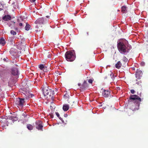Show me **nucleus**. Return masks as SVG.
Returning <instances> with one entry per match:
<instances>
[{"mask_svg": "<svg viewBox=\"0 0 148 148\" xmlns=\"http://www.w3.org/2000/svg\"><path fill=\"white\" fill-rule=\"evenodd\" d=\"M112 75L113 76V74L112 73H111L110 74V75L111 76Z\"/></svg>", "mask_w": 148, "mask_h": 148, "instance_id": "39", "label": "nucleus"}, {"mask_svg": "<svg viewBox=\"0 0 148 148\" xmlns=\"http://www.w3.org/2000/svg\"><path fill=\"white\" fill-rule=\"evenodd\" d=\"M130 92L132 94H133L135 93V91L134 90L132 89L130 90Z\"/></svg>", "mask_w": 148, "mask_h": 148, "instance_id": "27", "label": "nucleus"}, {"mask_svg": "<svg viewBox=\"0 0 148 148\" xmlns=\"http://www.w3.org/2000/svg\"><path fill=\"white\" fill-rule=\"evenodd\" d=\"M48 58H50L51 57V56L50 54H49L48 55Z\"/></svg>", "mask_w": 148, "mask_h": 148, "instance_id": "37", "label": "nucleus"}, {"mask_svg": "<svg viewBox=\"0 0 148 148\" xmlns=\"http://www.w3.org/2000/svg\"><path fill=\"white\" fill-rule=\"evenodd\" d=\"M10 33L11 34L13 35L14 36L16 35V32L14 31V30H11L10 31Z\"/></svg>", "mask_w": 148, "mask_h": 148, "instance_id": "24", "label": "nucleus"}, {"mask_svg": "<svg viewBox=\"0 0 148 148\" xmlns=\"http://www.w3.org/2000/svg\"><path fill=\"white\" fill-rule=\"evenodd\" d=\"M14 66H18V65L16 64H14Z\"/></svg>", "mask_w": 148, "mask_h": 148, "instance_id": "40", "label": "nucleus"}, {"mask_svg": "<svg viewBox=\"0 0 148 148\" xmlns=\"http://www.w3.org/2000/svg\"><path fill=\"white\" fill-rule=\"evenodd\" d=\"M19 26H23V24L22 23H20L19 24Z\"/></svg>", "mask_w": 148, "mask_h": 148, "instance_id": "36", "label": "nucleus"}, {"mask_svg": "<svg viewBox=\"0 0 148 148\" xmlns=\"http://www.w3.org/2000/svg\"><path fill=\"white\" fill-rule=\"evenodd\" d=\"M136 81H138V80H137V79H136Z\"/></svg>", "mask_w": 148, "mask_h": 148, "instance_id": "47", "label": "nucleus"}, {"mask_svg": "<svg viewBox=\"0 0 148 148\" xmlns=\"http://www.w3.org/2000/svg\"><path fill=\"white\" fill-rule=\"evenodd\" d=\"M141 83V82L140 81H138V82L136 83V84H140Z\"/></svg>", "mask_w": 148, "mask_h": 148, "instance_id": "35", "label": "nucleus"}, {"mask_svg": "<svg viewBox=\"0 0 148 148\" xmlns=\"http://www.w3.org/2000/svg\"><path fill=\"white\" fill-rule=\"evenodd\" d=\"M25 99H26L25 97H24L23 98H21L18 97L16 99L15 101V103L17 107L20 106L22 108L25 103Z\"/></svg>", "mask_w": 148, "mask_h": 148, "instance_id": "4", "label": "nucleus"}, {"mask_svg": "<svg viewBox=\"0 0 148 148\" xmlns=\"http://www.w3.org/2000/svg\"><path fill=\"white\" fill-rule=\"evenodd\" d=\"M60 119L62 122H64V121L62 119L60 116L59 118Z\"/></svg>", "mask_w": 148, "mask_h": 148, "instance_id": "34", "label": "nucleus"}, {"mask_svg": "<svg viewBox=\"0 0 148 148\" xmlns=\"http://www.w3.org/2000/svg\"><path fill=\"white\" fill-rule=\"evenodd\" d=\"M66 94H65L64 95V96L65 97V96H66Z\"/></svg>", "mask_w": 148, "mask_h": 148, "instance_id": "46", "label": "nucleus"}, {"mask_svg": "<svg viewBox=\"0 0 148 148\" xmlns=\"http://www.w3.org/2000/svg\"><path fill=\"white\" fill-rule=\"evenodd\" d=\"M42 70L45 72H47L48 71L47 67L45 66L44 68Z\"/></svg>", "mask_w": 148, "mask_h": 148, "instance_id": "26", "label": "nucleus"}, {"mask_svg": "<svg viewBox=\"0 0 148 148\" xmlns=\"http://www.w3.org/2000/svg\"><path fill=\"white\" fill-rule=\"evenodd\" d=\"M122 64L120 61H119L117 62V63L116 64L115 66L118 69H119L122 66Z\"/></svg>", "mask_w": 148, "mask_h": 148, "instance_id": "15", "label": "nucleus"}, {"mask_svg": "<svg viewBox=\"0 0 148 148\" xmlns=\"http://www.w3.org/2000/svg\"><path fill=\"white\" fill-rule=\"evenodd\" d=\"M142 75L143 73L142 71L139 69H137L136 71L135 75L137 79H140L141 77H142Z\"/></svg>", "mask_w": 148, "mask_h": 148, "instance_id": "7", "label": "nucleus"}, {"mask_svg": "<svg viewBox=\"0 0 148 148\" xmlns=\"http://www.w3.org/2000/svg\"><path fill=\"white\" fill-rule=\"evenodd\" d=\"M27 127L29 130H31L33 129V126L31 124H27Z\"/></svg>", "mask_w": 148, "mask_h": 148, "instance_id": "19", "label": "nucleus"}, {"mask_svg": "<svg viewBox=\"0 0 148 148\" xmlns=\"http://www.w3.org/2000/svg\"><path fill=\"white\" fill-rule=\"evenodd\" d=\"M56 115L57 116L58 118H59L60 115H59V113H58V112H56Z\"/></svg>", "mask_w": 148, "mask_h": 148, "instance_id": "29", "label": "nucleus"}, {"mask_svg": "<svg viewBox=\"0 0 148 148\" xmlns=\"http://www.w3.org/2000/svg\"><path fill=\"white\" fill-rule=\"evenodd\" d=\"M42 90L45 96L49 95L51 97L54 94V91L49 89L47 87L43 88Z\"/></svg>", "mask_w": 148, "mask_h": 148, "instance_id": "6", "label": "nucleus"}, {"mask_svg": "<svg viewBox=\"0 0 148 148\" xmlns=\"http://www.w3.org/2000/svg\"><path fill=\"white\" fill-rule=\"evenodd\" d=\"M14 37H9L8 38V40L10 41V42H12L13 41V40H14Z\"/></svg>", "mask_w": 148, "mask_h": 148, "instance_id": "23", "label": "nucleus"}, {"mask_svg": "<svg viewBox=\"0 0 148 148\" xmlns=\"http://www.w3.org/2000/svg\"><path fill=\"white\" fill-rule=\"evenodd\" d=\"M21 90L22 91L21 92L24 95V97H25L26 99H27L29 98L32 97V96H34L29 93L28 88H23Z\"/></svg>", "mask_w": 148, "mask_h": 148, "instance_id": "5", "label": "nucleus"}, {"mask_svg": "<svg viewBox=\"0 0 148 148\" xmlns=\"http://www.w3.org/2000/svg\"><path fill=\"white\" fill-rule=\"evenodd\" d=\"M30 1L31 2H34L35 1V0H30Z\"/></svg>", "mask_w": 148, "mask_h": 148, "instance_id": "38", "label": "nucleus"}, {"mask_svg": "<svg viewBox=\"0 0 148 148\" xmlns=\"http://www.w3.org/2000/svg\"><path fill=\"white\" fill-rule=\"evenodd\" d=\"M69 108V106L68 105L65 104H64L63 107V109L64 111H67Z\"/></svg>", "mask_w": 148, "mask_h": 148, "instance_id": "16", "label": "nucleus"}, {"mask_svg": "<svg viewBox=\"0 0 148 148\" xmlns=\"http://www.w3.org/2000/svg\"><path fill=\"white\" fill-rule=\"evenodd\" d=\"M8 59L7 58H4L3 60L5 62H7V60Z\"/></svg>", "mask_w": 148, "mask_h": 148, "instance_id": "32", "label": "nucleus"}, {"mask_svg": "<svg viewBox=\"0 0 148 148\" xmlns=\"http://www.w3.org/2000/svg\"><path fill=\"white\" fill-rule=\"evenodd\" d=\"M78 86H80L81 85V84L80 83H78Z\"/></svg>", "mask_w": 148, "mask_h": 148, "instance_id": "42", "label": "nucleus"}, {"mask_svg": "<svg viewBox=\"0 0 148 148\" xmlns=\"http://www.w3.org/2000/svg\"><path fill=\"white\" fill-rule=\"evenodd\" d=\"M49 16H46V17L47 18H48Z\"/></svg>", "mask_w": 148, "mask_h": 148, "instance_id": "44", "label": "nucleus"}, {"mask_svg": "<svg viewBox=\"0 0 148 148\" xmlns=\"http://www.w3.org/2000/svg\"><path fill=\"white\" fill-rule=\"evenodd\" d=\"M11 73L14 76H18V71L17 68L13 67L11 69Z\"/></svg>", "mask_w": 148, "mask_h": 148, "instance_id": "9", "label": "nucleus"}, {"mask_svg": "<svg viewBox=\"0 0 148 148\" xmlns=\"http://www.w3.org/2000/svg\"><path fill=\"white\" fill-rule=\"evenodd\" d=\"M11 16L9 15H5L2 18V19L3 20L5 21L11 20Z\"/></svg>", "mask_w": 148, "mask_h": 148, "instance_id": "13", "label": "nucleus"}, {"mask_svg": "<svg viewBox=\"0 0 148 148\" xmlns=\"http://www.w3.org/2000/svg\"><path fill=\"white\" fill-rule=\"evenodd\" d=\"M25 43L23 41V42H21L20 43L18 44V47H19L18 48L20 50H25Z\"/></svg>", "mask_w": 148, "mask_h": 148, "instance_id": "12", "label": "nucleus"}, {"mask_svg": "<svg viewBox=\"0 0 148 148\" xmlns=\"http://www.w3.org/2000/svg\"><path fill=\"white\" fill-rule=\"evenodd\" d=\"M123 61L127 62L128 61V59L125 57L124 56L123 58Z\"/></svg>", "mask_w": 148, "mask_h": 148, "instance_id": "25", "label": "nucleus"}, {"mask_svg": "<svg viewBox=\"0 0 148 148\" xmlns=\"http://www.w3.org/2000/svg\"><path fill=\"white\" fill-rule=\"evenodd\" d=\"M65 57L66 60L68 61L72 62L75 59L76 56L73 50L67 51L65 53Z\"/></svg>", "mask_w": 148, "mask_h": 148, "instance_id": "3", "label": "nucleus"}, {"mask_svg": "<svg viewBox=\"0 0 148 148\" xmlns=\"http://www.w3.org/2000/svg\"><path fill=\"white\" fill-rule=\"evenodd\" d=\"M141 65L142 66H144L145 65V63L143 62H142L141 63Z\"/></svg>", "mask_w": 148, "mask_h": 148, "instance_id": "30", "label": "nucleus"}, {"mask_svg": "<svg viewBox=\"0 0 148 148\" xmlns=\"http://www.w3.org/2000/svg\"><path fill=\"white\" fill-rule=\"evenodd\" d=\"M117 47L119 52L123 54L126 55L132 49L130 45L125 44L122 42H120L117 43Z\"/></svg>", "mask_w": 148, "mask_h": 148, "instance_id": "2", "label": "nucleus"}, {"mask_svg": "<svg viewBox=\"0 0 148 148\" xmlns=\"http://www.w3.org/2000/svg\"><path fill=\"white\" fill-rule=\"evenodd\" d=\"M36 128L39 130L42 129L43 125H42L41 121H36Z\"/></svg>", "mask_w": 148, "mask_h": 148, "instance_id": "11", "label": "nucleus"}, {"mask_svg": "<svg viewBox=\"0 0 148 148\" xmlns=\"http://www.w3.org/2000/svg\"><path fill=\"white\" fill-rule=\"evenodd\" d=\"M36 27H37V28H38V25L36 26Z\"/></svg>", "mask_w": 148, "mask_h": 148, "instance_id": "45", "label": "nucleus"}, {"mask_svg": "<svg viewBox=\"0 0 148 148\" xmlns=\"http://www.w3.org/2000/svg\"><path fill=\"white\" fill-rule=\"evenodd\" d=\"M121 11L123 13H126L127 10L125 6H123L122 7Z\"/></svg>", "mask_w": 148, "mask_h": 148, "instance_id": "18", "label": "nucleus"}, {"mask_svg": "<svg viewBox=\"0 0 148 148\" xmlns=\"http://www.w3.org/2000/svg\"><path fill=\"white\" fill-rule=\"evenodd\" d=\"M23 116L25 117H26L27 116V114H25L23 113L22 114Z\"/></svg>", "mask_w": 148, "mask_h": 148, "instance_id": "31", "label": "nucleus"}, {"mask_svg": "<svg viewBox=\"0 0 148 148\" xmlns=\"http://www.w3.org/2000/svg\"><path fill=\"white\" fill-rule=\"evenodd\" d=\"M88 86L83 84L82 86L80 87V88L82 90H85L88 87Z\"/></svg>", "mask_w": 148, "mask_h": 148, "instance_id": "21", "label": "nucleus"}, {"mask_svg": "<svg viewBox=\"0 0 148 148\" xmlns=\"http://www.w3.org/2000/svg\"><path fill=\"white\" fill-rule=\"evenodd\" d=\"M140 97H141V93H140Z\"/></svg>", "mask_w": 148, "mask_h": 148, "instance_id": "43", "label": "nucleus"}, {"mask_svg": "<svg viewBox=\"0 0 148 148\" xmlns=\"http://www.w3.org/2000/svg\"><path fill=\"white\" fill-rule=\"evenodd\" d=\"M83 84H86V85H88V84H87V83L85 81L84 83H83Z\"/></svg>", "mask_w": 148, "mask_h": 148, "instance_id": "33", "label": "nucleus"}, {"mask_svg": "<svg viewBox=\"0 0 148 148\" xmlns=\"http://www.w3.org/2000/svg\"><path fill=\"white\" fill-rule=\"evenodd\" d=\"M0 44L3 46L5 44V41L4 39L2 38L0 39Z\"/></svg>", "mask_w": 148, "mask_h": 148, "instance_id": "20", "label": "nucleus"}, {"mask_svg": "<svg viewBox=\"0 0 148 148\" xmlns=\"http://www.w3.org/2000/svg\"><path fill=\"white\" fill-rule=\"evenodd\" d=\"M93 80L92 79H89L88 80V82L90 84H92V82Z\"/></svg>", "mask_w": 148, "mask_h": 148, "instance_id": "28", "label": "nucleus"}, {"mask_svg": "<svg viewBox=\"0 0 148 148\" xmlns=\"http://www.w3.org/2000/svg\"><path fill=\"white\" fill-rule=\"evenodd\" d=\"M7 119H9V120L7 121V122H8L10 120H12V121H16L18 120V118L16 116H8L7 117Z\"/></svg>", "mask_w": 148, "mask_h": 148, "instance_id": "14", "label": "nucleus"}, {"mask_svg": "<svg viewBox=\"0 0 148 148\" xmlns=\"http://www.w3.org/2000/svg\"><path fill=\"white\" fill-rule=\"evenodd\" d=\"M44 23V19L42 18H40L38 19L35 22V24L39 25L43 24Z\"/></svg>", "mask_w": 148, "mask_h": 148, "instance_id": "10", "label": "nucleus"}, {"mask_svg": "<svg viewBox=\"0 0 148 148\" xmlns=\"http://www.w3.org/2000/svg\"><path fill=\"white\" fill-rule=\"evenodd\" d=\"M102 95L103 96L105 97H111L110 91L109 90H106L104 89L103 90Z\"/></svg>", "mask_w": 148, "mask_h": 148, "instance_id": "8", "label": "nucleus"}, {"mask_svg": "<svg viewBox=\"0 0 148 148\" xmlns=\"http://www.w3.org/2000/svg\"><path fill=\"white\" fill-rule=\"evenodd\" d=\"M31 27V26L29 24L27 23H26V25L25 27V29L26 31H28L29 30Z\"/></svg>", "mask_w": 148, "mask_h": 148, "instance_id": "17", "label": "nucleus"}, {"mask_svg": "<svg viewBox=\"0 0 148 148\" xmlns=\"http://www.w3.org/2000/svg\"><path fill=\"white\" fill-rule=\"evenodd\" d=\"M3 10V9H2L1 8H0V11L1 10Z\"/></svg>", "mask_w": 148, "mask_h": 148, "instance_id": "41", "label": "nucleus"}, {"mask_svg": "<svg viewBox=\"0 0 148 148\" xmlns=\"http://www.w3.org/2000/svg\"><path fill=\"white\" fill-rule=\"evenodd\" d=\"M142 99L138 95H131L129 101L133 102V104L131 109L133 110H138L139 108L140 104Z\"/></svg>", "mask_w": 148, "mask_h": 148, "instance_id": "1", "label": "nucleus"}, {"mask_svg": "<svg viewBox=\"0 0 148 148\" xmlns=\"http://www.w3.org/2000/svg\"><path fill=\"white\" fill-rule=\"evenodd\" d=\"M45 66L43 64H40L39 66V68L41 70H42L44 68Z\"/></svg>", "mask_w": 148, "mask_h": 148, "instance_id": "22", "label": "nucleus"}]
</instances>
